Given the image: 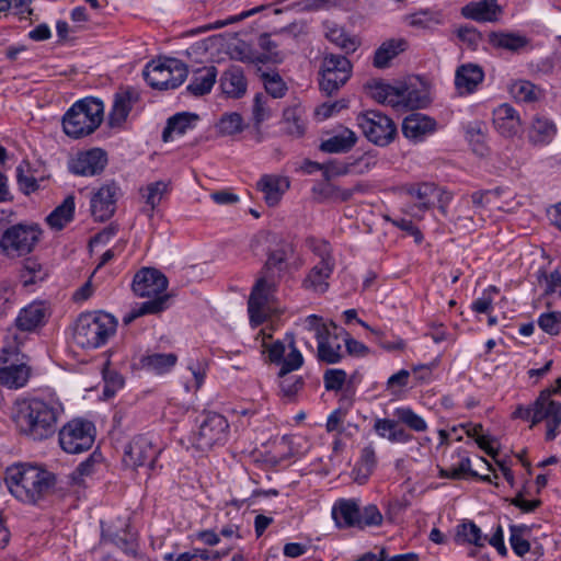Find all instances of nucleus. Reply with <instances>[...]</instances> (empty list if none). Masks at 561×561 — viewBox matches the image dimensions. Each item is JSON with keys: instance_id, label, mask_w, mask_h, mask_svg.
Returning <instances> with one entry per match:
<instances>
[{"instance_id": "obj_32", "label": "nucleus", "mask_w": 561, "mask_h": 561, "mask_svg": "<svg viewBox=\"0 0 561 561\" xmlns=\"http://www.w3.org/2000/svg\"><path fill=\"white\" fill-rule=\"evenodd\" d=\"M198 119L199 117L195 113H176L167 121V125L162 131V140L168 142L173 140L174 135L183 136L195 127Z\"/></svg>"}, {"instance_id": "obj_40", "label": "nucleus", "mask_w": 561, "mask_h": 561, "mask_svg": "<svg viewBox=\"0 0 561 561\" xmlns=\"http://www.w3.org/2000/svg\"><path fill=\"white\" fill-rule=\"evenodd\" d=\"M370 96L378 103L400 108L399 87H392L383 82H374L367 85Z\"/></svg>"}, {"instance_id": "obj_55", "label": "nucleus", "mask_w": 561, "mask_h": 561, "mask_svg": "<svg viewBox=\"0 0 561 561\" xmlns=\"http://www.w3.org/2000/svg\"><path fill=\"white\" fill-rule=\"evenodd\" d=\"M538 327L547 334L558 335L561 330V311L541 313L537 320Z\"/></svg>"}, {"instance_id": "obj_19", "label": "nucleus", "mask_w": 561, "mask_h": 561, "mask_svg": "<svg viewBox=\"0 0 561 561\" xmlns=\"http://www.w3.org/2000/svg\"><path fill=\"white\" fill-rule=\"evenodd\" d=\"M334 323H331V330L324 335L319 334L317 357L325 364H336L343 358L344 336Z\"/></svg>"}, {"instance_id": "obj_35", "label": "nucleus", "mask_w": 561, "mask_h": 561, "mask_svg": "<svg viewBox=\"0 0 561 561\" xmlns=\"http://www.w3.org/2000/svg\"><path fill=\"white\" fill-rule=\"evenodd\" d=\"M220 87L228 96L239 99L247 91V80L240 66H230L220 78Z\"/></svg>"}, {"instance_id": "obj_1", "label": "nucleus", "mask_w": 561, "mask_h": 561, "mask_svg": "<svg viewBox=\"0 0 561 561\" xmlns=\"http://www.w3.org/2000/svg\"><path fill=\"white\" fill-rule=\"evenodd\" d=\"M64 413V404L55 392H44L25 401L18 413L16 424L33 440L51 437Z\"/></svg>"}, {"instance_id": "obj_13", "label": "nucleus", "mask_w": 561, "mask_h": 561, "mask_svg": "<svg viewBox=\"0 0 561 561\" xmlns=\"http://www.w3.org/2000/svg\"><path fill=\"white\" fill-rule=\"evenodd\" d=\"M160 453L161 448L151 435H137L125 447L123 462L134 469L139 467L152 469Z\"/></svg>"}, {"instance_id": "obj_11", "label": "nucleus", "mask_w": 561, "mask_h": 561, "mask_svg": "<svg viewBox=\"0 0 561 561\" xmlns=\"http://www.w3.org/2000/svg\"><path fill=\"white\" fill-rule=\"evenodd\" d=\"M351 73L352 65L345 56L327 55L321 66L320 90L327 95H332L346 83Z\"/></svg>"}, {"instance_id": "obj_48", "label": "nucleus", "mask_w": 561, "mask_h": 561, "mask_svg": "<svg viewBox=\"0 0 561 561\" xmlns=\"http://www.w3.org/2000/svg\"><path fill=\"white\" fill-rule=\"evenodd\" d=\"M325 30V37L346 53L354 51L356 49V41L348 37L345 31L339 25L334 23L327 24Z\"/></svg>"}, {"instance_id": "obj_23", "label": "nucleus", "mask_w": 561, "mask_h": 561, "mask_svg": "<svg viewBox=\"0 0 561 561\" xmlns=\"http://www.w3.org/2000/svg\"><path fill=\"white\" fill-rule=\"evenodd\" d=\"M332 518L340 529L357 528L359 499H339L332 506Z\"/></svg>"}, {"instance_id": "obj_25", "label": "nucleus", "mask_w": 561, "mask_h": 561, "mask_svg": "<svg viewBox=\"0 0 561 561\" xmlns=\"http://www.w3.org/2000/svg\"><path fill=\"white\" fill-rule=\"evenodd\" d=\"M294 255V247L290 243H282L278 248L267 254L262 273L278 280L287 271L289 260Z\"/></svg>"}, {"instance_id": "obj_17", "label": "nucleus", "mask_w": 561, "mask_h": 561, "mask_svg": "<svg viewBox=\"0 0 561 561\" xmlns=\"http://www.w3.org/2000/svg\"><path fill=\"white\" fill-rule=\"evenodd\" d=\"M106 164V152L101 148H92L72 157L68 162V169L76 175L94 176L101 174Z\"/></svg>"}, {"instance_id": "obj_8", "label": "nucleus", "mask_w": 561, "mask_h": 561, "mask_svg": "<svg viewBox=\"0 0 561 561\" xmlns=\"http://www.w3.org/2000/svg\"><path fill=\"white\" fill-rule=\"evenodd\" d=\"M229 435V423L227 419L215 412L207 413L201 422L197 432L191 436L194 448L207 451L214 446L224 445Z\"/></svg>"}, {"instance_id": "obj_30", "label": "nucleus", "mask_w": 561, "mask_h": 561, "mask_svg": "<svg viewBox=\"0 0 561 561\" xmlns=\"http://www.w3.org/2000/svg\"><path fill=\"white\" fill-rule=\"evenodd\" d=\"M399 90L400 108H424L431 103L428 89L423 83L400 85Z\"/></svg>"}, {"instance_id": "obj_43", "label": "nucleus", "mask_w": 561, "mask_h": 561, "mask_svg": "<svg viewBox=\"0 0 561 561\" xmlns=\"http://www.w3.org/2000/svg\"><path fill=\"white\" fill-rule=\"evenodd\" d=\"M489 42L496 48L518 51L528 45L529 39L515 33L492 32L489 35Z\"/></svg>"}, {"instance_id": "obj_10", "label": "nucleus", "mask_w": 561, "mask_h": 561, "mask_svg": "<svg viewBox=\"0 0 561 561\" xmlns=\"http://www.w3.org/2000/svg\"><path fill=\"white\" fill-rule=\"evenodd\" d=\"M356 121L366 138L377 146H387L397 136V127L393 121L378 111L371 110L359 113Z\"/></svg>"}, {"instance_id": "obj_16", "label": "nucleus", "mask_w": 561, "mask_h": 561, "mask_svg": "<svg viewBox=\"0 0 561 561\" xmlns=\"http://www.w3.org/2000/svg\"><path fill=\"white\" fill-rule=\"evenodd\" d=\"M268 360L280 366L278 376L289 375L291 371L299 369L304 365V356L296 347L294 337L290 336L288 342L289 353L285 356L286 345L283 341L273 343H264Z\"/></svg>"}, {"instance_id": "obj_59", "label": "nucleus", "mask_w": 561, "mask_h": 561, "mask_svg": "<svg viewBox=\"0 0 561 561\" xmlns=\"http://www.w3.org/2000/svg\"><path fill=\"white\" fill-rule=\"evenodd\" d=\"M103 377H104L103 394L106 398L113 397L117 392V390H119L124 386L123 376L115 370H110V369L105 370Z\"/></svg>"}, {"instance_id": "obj_58", "label": "nucleus", "mask_w": 561, "mask_h": 561, "mask_svg": "<svg viewBox=\"0 0 561 561\" xmlns=\"http://www.w3.org/2000/svg\"><path fill=\"white\" fill-rule=\"evenodd\" d=\"M278 378L280 391L287 398L295 397L305 385L302 377L284 375Z\"/></svg>"}, {"instance_id": "obj_5", "label": "nucleus", "mask_w": 561, "mask_h": 561, "mask_svg": "<svg viewBox=\"0 0 561 561\" xmlns=\"http://www.w3.org/2000/svg\"><path fill=\"white\" fill-rule=\"evenodd\" d=\"M187 66L176 58H159L149 61L142 76L146 82L157 90L176 89L187 78Z\"/></svg>"}, {"instance_id": "obj_60", "label": "nucleus", "mask_w": 561, "mask_h": 561, "mask_svg": "<svg viewBox=\"0 0 561 561\" xmlns=\"http://www.w3.org/2000/svg\"><path fill=\"white\" fill-rule=\"evenodd\" d=\"M346 380V373L343 369H328L323 375L324 387L329 391H339Z\"/></svg>"}, {"instance_id": "obj_52", "label": "nucleus", "mask_w": 561, "mask_h": 561, "mask_svg": "<svg viewBox=\"0 0 561 561\" xmlns=\"http://www.w3.org/2000/svg\"><path fill=\"white\" fill-rule=\"evenodd\" d=\"M261 79L263 81L266 92L274 99L283 98L285 95L287 91V85L278 72L263 71L261 73Z\"/></svg>"}, {"instance_id": "obj_41", "label": "nucleus", "mask_w": 561, "mask_h": 561, "mask_svg": "<svg viewBox=\"0 0 561 561\" xmlns=\"http://www.w3.org/2000/svg\"><path fill=\"white\" fill-rule=\"evenodd\" d=\"M512 96L518 102L531 103L538 101L543 95V91L538 85L528 80H516L510 85Z\"/></svg>"}, {"instance_id": "obj_53", "label": "nucleus", "mask_w": 561, "mask_h": 561, "mask_svg": "<svg viewBox=\"0 0 561 561\" xmlns=\"http://www.w3.org/2000/svg\"><path fill=\"white\" fill-rule=\"evenodd\" d=\"M142 197L147 205L150 206L149 216H152L154 208L160 204L163 195L168 192V183L157 181L147 185Z\"/></svg>"}, {"instance_id": "obj_39", "label": "nucleus", "mask_w": 561, "mask_h": 561, "mask_svg": "<svg viewBox=\"0 0 561 561\" xmlns=\"http://www.w3.org/2000/svg\"><path fill=\"white\" fill-rule=\"evenodd\" d=\"M178 357L173 353H153L141 357V366L154 374L161 375L170 371L176 364Z\"/></svg>"}, {"instance_id": "obj_37", "label": "nucleus", "mask_w": 561, "mask_h": 561, "mask_svg": "<svg viewBox=\"0 0 561 561\" xmlns=\"http://www.w3.org/2000/svg\"><path fill=\"white\" fill-rule=\"evenodd\" d=\"M407 48V42L402 38L389 39L380 45L376 50L374 57V66L382 69L389 66L391 59L404 51Z\"/></svg>"}, {"instance_id": "obj_47", "label": "nucleus", "mask_w": 561, "mask_h": 561, "mask_svg": "<svg viewBox=\"0 0 561 561\" xmlns=\"http://www.w3.org/2000/svg\"><path fill=\"white\" fill-rule=\"evenodd\" d=\"M530 531L526 525H511L510 526V543L518 557H524L530 550V543L526 539V535Z\"/></svg>"}, {"instance_id": "obj_49", "label": "nucleus", "mask_w": 561, "mask_h": 561, "mask_svg": "<svg viewBox=\"0 0 561 561\" xmlns=\"http://www.w3.org/2000/svg\"><path fill=\"white\" fill-rule=\"evenodd\" d=\"M383 523V516L380 510L375 504H367L362 506L359 504V517L357 529H365L370 527H380Z\"/></svg>"}, {"instance_id": "obj_61", "label": "nucleus", "mask_w": 561, "mask_h": 561, "mask_svg": "<svg viewBox=\"0 0 561 561\" xmlns=\"http://www.w3.org/2000/svg\"><path fill=\"white\" fill-rule=\"evenodd\" d=\"M409 378H410V371L407 369H401L388 378L387 383H386V389L390 393L396 394L408 386Z\"/></svg>"}, {"instance_id": "obj_22", "label": "nucleus", "mask_w": 561, "mask_h": 561, "mask_svg": "<svg viewBox=\"0 0 561 561\" xmlns=\"http://www.w3.org/2000/svg\"><path fill=\"white\" fill-rule=\"evenodd\" d=\"M493 125L505 138H512L522 130L520 116L508 103H503L493 110Z\"/></svg>"}, {"instance_id": "obj_38", "label": "nucleus", "mask_w": 561, "mask_h": 561, "mask_svg": "<svg viewBox=\"0 0 561 561\" xmlns=\"http://www.w3.org/2000/svg\"><path fill=\"white\" fill-rule=\"evenodd\" d=\"M75 197L67 196L64 202L57 206L47 217V225L56 230H61L73 218Z\"/></svg>"}, {"instance_id": "obj_44", "label": "nucleus", "mask_w": 561, "mask_h": 561, "mask_svg": "<svg viewBox=\"0 0 561 561\" xmlns=\"http://www.w3.org/2000/svg\"><path fill=\"white\" fill-rule=\"evenodd\" d=\"M102 455L92 453L85 460L80 462L78 467L69 474L72 484L82 486L85 484V478L91 477L95 471V466L101 463Z\"/></svg>"}, {"instance_id": "obj_14", "label": "nucleus", "mask_w": 561, "mask_h": 561, "mask_svg": "<svg viewBox=\"0 0 561 561\" xmlns=\"http://www.w3.org/2000/svg\"><path fill=\"white\" fill-rule=\"evenodd\" d=\"M24 356L15 351L2 350L0 355V385L10 389H19L26 385L31 369L23 362Z\"/></svg>"}, {"instance_id": "obj_9", "label": "nucleus", "mask_w": 561, "mask_h": 561, "mask_svg": "<svg viewBox=\"0 0 561 561\" xmlns=\"http://www.w3.org/2000/svg\"><path fill=\"white\" fill-rule=\"evenodd\" d=\"M41 233L42 231L36 225H13L2 233L0 248L8 255L28 254L39 241Z\"/></svg>"}, {"instance_id": "obj_34", "label": "nucleus", "mask_w": 561, "mask_h": 561, "mask_svg": "<svg viewBox=\"0 0 561 561\" xmlns=\"http://www.w3.org/2000/svg\"><path fill=\"white\" fill-rule=\"evenodd\" d=\"M46 308L42 302H32L21 309L15 325L20 331L31 332L45 323Z\"/></svg>"}, {"instance_id": "obj_31", "label": "nucleus", "mask_w": 561, "mask_h": 561, "mask_svg": "<svg viewBox=\"0 0 561 561\" xmlns=\"http://www.w3.org/2000/svg\"><path fill=\"white\" fill-rule=\"evenodd\" d=\"M557 134L556 124L548 117L542 115H535L529 130L528 139L534 146L549 145Z\"/></svg>"}, {"instance_id": "obj_4", "label": "nucleus", "mask_w": 561, "mask_h": 561, "mask_svg": "<svg viewBox=\"0 0 561 561\" xmlns=\"http://www.w3.org/2000/svg\"><path fill=\"white\" fill-rule=\"evenodd\" d=\"M104 117V104L96 98L77 101L65 113L62 128L67 136L79 139L94 133Z\"/></svg>"}, {"instance_id": "obj_21", "label": "nucleus", "mask_w": 561, "mask_h": 561, "mask_svg": "<svg viewBox=\"0 0 561 561\" xmlns=\"http://www.w3.org/2000/svg\"><path fill=\"white\" fill-rule=\"evenodd\" d=\"M436 127L437 123L434 118L421 113H412L402 122V134L413 142H421L432 135Z\"/></svg>"}, {"instance_id": "obj_15", "label": "nucleus", "mask_w": 561, "mask_h": 561, "mask_svg": "<svg viewBox=\"0 0 561 561\" xmlns=\"http://www.w3.org/2000/svg\"><path fill=\"white\" fill-rule=\"evenodd\" d=\"M550 388L543 389L535 401L533 425L547 422L546 439L553 440L561 424V402L551 399Z\"/></svg>"}, {"instance_id": "obj_33", "label": "nucleus", "mask_w": 561, "mask_h": 561, "mask_svg": "<svg viewBox=\"0 0 561 561\" xmlns=\"http://www.w3.org/2000/svg\"><path fill=\"white\" fill-rule=\"evenodd\" d=\"M217 75L218 71L215 66L201 67L194 70L186 91L194 96L208 94L216 82Z\"/></svg>"}, {"instance_id": "obj_12", "label": "nucleus", "mask_w": 561, "mask_h": 561, "mask_svg": "<svg viewBox=\"0 0 561 561\" xmlns=\"http://www.w3.org/2000/svg\"><path fill=\"white\" fill-rule=\"evenodd\" d=\"M277 282L264 274L256 279L248 301V312L252 325L257 327L266 320L267 306L273 298Z\"/></svg>"}, {"instance_id": "obj_54", "label": "nucleus", "mask_w": 561, "mask_h": 561, "mask_svg": "<svg viewBox=\"0 0 561 561\" xmlns=\"http://www.w3.org/2000/svg\"><path fill=\"white\" fill-rule=\"evenodd\" d=\"M243 119L239 113H226L216 124V128L220 135H234L242 131Z\"/></svg>"}, {"instance_id": "obj_46", "label": "nucleus", "mask_w": 561, "mask_h": 561, "mask_svg": "<svg viewBox=\"0 0 561 561\" xmlns=\"http://www.w3.org/2000/svg\"><path fill=\"white\" fill-rule=\"evenodd\" d=\"M377 463L376 451L371 445L366 446L362 449L360 458L355 467L357 476L355 480L359 483H364L371 474Z\"/></svg>"}, {"instance_id": "obj_24", "label": "nucleus", "mask_w": 561, "mask_h": 561, "mask_svg": "<svg viewBox=\"0 0 561 561\" xmlns=\"http://www.w3.org/2000/svg\"><path fill=\"white\" fill-rule=\"evenodd\" d=\"M484 72L474 64H463L456 69L455 88L459 95H469L483 82Z\"/></svg>"}, {"instance_id": "obj_28", "label": "nucleus", "mask_w": 561, "mask_h": 561, "mask_svg": "<svg viewBox=\"0 0 561 561\" xmlns=\"http://www.w3.org/2000/svg\"><path fill=\"white\" fill-rule=\"evenodd\" d=\"M501 13L497 0L472 1L461 8L462 16L477 22H495Z\"/></svg>"}, {"instance_id": "obj_20", "label": "nucleus", "mask_w": 561, "mask_h": 561, "mask_svg": "<svg viewBox=\"0 0 561 561\" xmlns=\"http://www.w3.org/2000/svg\"><path fill=\"white\" fill-rule=\"evenodd\" d=\"M118 187L112 184L101 186L91 197V214L98 221L110 219L116 209Z\"/></svg>"}, {"instance_id": "obj_3", "label": "nucleus", "mask_w": 561, "mask_h": 561, "mask_svg": "<svg viewBox=\"0 0 561 561\" xmlns=\"http://www.w3.org/2000/svg\"><path fill=\"white\" fill-rule=\"evenodd\" d=\"M117 329L116 319L104 311L81 313L75 325L73 340L87 350L99 348L107 343Z\"/></svg>"}, {"instance_id": "obj_51", "label": "nucleus", "mask_w": 561, "mask_h": 561, "mask_svg": "<svg viewBox=\"0 0 561 561\" xmlns=\"http://www.w3.org/2000/svg\"><path fill=\"white\" fill-rule=\"evenodd\" d=\"M283 116L287 134L295 137H300L305 134V122L298 107L286 108Z\"/></svg>"}, {"instance_id": "obj_36", "label": "nucleus", "mask_w": 561, "mask_h": 561, "mask_svg": "<svg viewBox=\"0 0 561 561\" xmlns=\"http://www.w3.org/2000/svg\"><path fill=\"white\" fill-rule=\"evenodd\" d=\"M356 141V134L348 128H343L340 133L323 140L320 150L328 153H344L350 151Z\"/></svg>"}, {"instance_id": "obj_50", "label": "nucleus", "mask_w": 561, "mask_h": 561, "mask_svg": "<svg viewBox=\"0 0 561 561\" xmlns=\"http://www.w3.org/2000/svg\"><path fill=\"white\" fill-rule=\"evenodd\" d=\"M407 192L417 201L420 208L426 209L432 204L431 199L437 192V186L434 183H421L409 186Z\"/></svg>"}, {"instance_id": "obj_64", "label": "nucleus", "mask_w": 561, "mask_h": 561, "mask_svg": "<svg viewBox=\"0 0 561 561\" xmlns=\"http://www.w3.org/2000/svg\"><path fill=\"white\" fill-rule=\"evenodd\" d=\"M546 282L545 295L558 293L561 296V265L549 275H542Z\"/></svg>"}, {"instance_id": "obj_57", "label": "nucleus", "mask_w": 561, "mask_h": 561, "mask_svg": "<svg viewBox=\"0 0 561 561\" xmlns=\"http://www.w3.org/2000/svg\"><path fill=\"white\" fill-rule=\"evenodd\" d=\"M30 171V163L27 161H22L16 168V180L21 190L25 194L33 193L38 190L39 185L36 179L32 175L25 174Z\"/></svg>"}, {"instance_id": "obj_7", "label": "nucleus", "mask_w": 561, "mask_h": 561, "mask_svg": "<svg viewBox=\"0 0 561 561\" xmlns=\"http://www.w3.org/2000/svg\"><path fill=\"white\" fill-rule=\"evenodd\" d=\"M95 433V425L91 421L75 417L59 430V445L67 454H81L92 447Z\"/></svg>"}, {"instance_id": "obj_62", "label": "nucleus", "mask_w": 561, "mask_h": 561, "mask_svg": "<svg viewBox=\"0 0 561 561\" xmlns=\"http://www.w3.org/2000/svg\"><path fill=\"white\" fill-rule=\"evenodd\" d=\"M266 96L262 93H257L254 96L252 115L255 125H260L270 117V111L266 107Z\"/></svg>"}, {"instance_id": "obj_26", "label": "nucleus", "mask_w": 561, "mask_h": 561, "mask_svg": "<svg viewBox=\"0 0 561 561\" xmlns=\"http://www.w3.org/2000/svg\"><path fill=\"white\" fill-rule=\"evenodd\" d=\"M289 186L288 178L276 174H264L256 183V188L263 193L268 206H276Z\"/></svg>"}, {"instance_id": "obj_27", "label": "nucleus", "mask_w": 561, "mask_h": 561, "mask_svg": "<svg viewBox=\"0 0 561 561\" xmlns=\"http://www.w3.org/2000/svg\"><path fill=\"white\" fill-rule=\"evenodd\" d=\"M101 539L104 543H111L123 551L126 556L136 558L139 551V543L136 533L129 527L123 530L112 531L103 529Z\"/></svg>"}, {"instance_id": "obj_63", "label": "nucleus", "mask_w": 561, "mask_h": 561, "mask_svg": "<svg viewBox=\"0 0 561 561\" xmlns=\"http://www.w3.org/2000/svg\"><path fill=\"white\" fill-rule=\"evenodd\" d=\"M351 164L339 161V160H330L324 163V174L323 178L325 181H330L333 178L346 175L350 172Z\"/></svg>"}, {"instance_id": "obj_2", "label": "nucleus", "mask_w": 561, "mask_h": 561, "mask_svg": "<svg viewBox=\"0 0 561 561\" xmlns=\"http://www.w3.org/2000/svg\"><path fill=\"white\" fill-rule=\"evenodd\" d=\"M56 482L55 473L31 463L13 465L5 472V483L11 494L27 504H37L51 495Z\"/></svg>"}, {"instance_id": "obj_29", "label": "nucleus", "mask_w": 561, "mask_h": 561, "mask_svg": "<svg viewBox=\"0 0 561 561\" xmlns=\"http://www.w3.org/2000/svg\"><path fill=\"white\" fill-rule=\"evenodd\" d=\"M138 101V95L133 90H124L117 92L114 96L113 105L108 114V125L114 127L122 126L131 108L133 105Z\"/></svg>"}, {"instance_id": "obj_45", "label": "nucleus", "mask_w": 561, "mask_h": 561, "mask_svg": "<svg viewBox=\"0 0 561 561\" xmlns=\"http://www.w3.org/2000/svg\"><path fill=\"white\" fill-rule=\"evenodd\" d=\"M393 414L398 419L399 423H402L411 431L423 433L428 428L426 421L415 413L410 407L397 408Z\"/></svg>"}, {"instance_id": "obj_18", "label": "nucleus", "mask_w": 561, "mask_h": 561, "mask_svg": "<svg viewBox=\"0 0 561 561\" xmlns=\"http://www.w3.org/2000/svg\"><path fill=\"white\" fill-rule=\"evenodd\" d=\"M131 288L141 298L162 296L168 288V278L157 268L142 267L135 274Z\"/></svg>"}, {"instance_id": "obj_42", "label": "nucleus", "mask_w": 561, "mask_h": 561, "mask_svg": "<svg viewBox=\"0 0 561 561\" xmlns=\"http://www.w3.org/2000/svg\"><path fill=\"white\" fill-rule=\"evenodd\" d=\"M455 541L483 547L486 536L482 535L481 529L472 520H465L456 527Z\"/></svg>"}, {"instance_id": "obj_6", "label": "nucleus", "mask_w": 561, "mask_h": 561, "mask_svg": "<svg viewBox=\"0 0 561 561\" xmlns=\"http://www.w3.org/2000/svg\"><path fill=\"white\" fill-rule=\"evenodd\" d=\"M309 249L319 257V262L309 271L302 280V287L307 290L323 294L329 289L328 279L335 268V260L332 248L325 240L310 238L307 240Z\"/></svg>"}, {"instance_id": "obj_56", "label": "nucleus", "mask_w": 561, "mask_h": 561, "mask_svg": "<svg viewBox=\"0 0 561 561\" xmlns=\"http://www.w3.org/2000/svg\"><path fill=\"white\" fill-rule=\"evenodd\" d=\"M169 298L170 296L164 294L162 296L152 297V299L144 301L141 304H137L138 314H158L169 307Z\"/></svg>"}]
</instances>
